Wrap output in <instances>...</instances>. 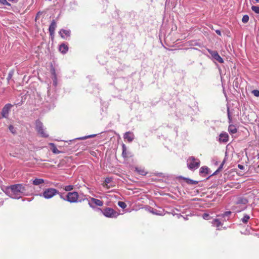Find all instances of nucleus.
Instances as JSON below:
<instances>
[{
	"instance_id": "nucleus-1",
	"label": "nucleus",
	"mask_w": 259,
	"mask_h": 259,
	"mask_svg": "<svg viewBox=\"0 0 259 259\" xmlns=\"http://www.w3.org/2000/svg\"><path fill=\"white\" fill-rule=\"evenodd\" d=\"M3 191L9 196L14 199H19L25 192L24 186L22 184H16L10 187H4Z\"/></svg>"
},
{
	"instance_id": "nucleus-2",
	"label": "nucleus",
	"mask_w": 259,
	"mask_h": 259,
	"mask_svg": "<svg viewBox=\"0 0 259 259\" xmlns=\"http://www.w3.org/2000/svg\"><path fill=\"white\" fill-rule=\"evenodd\" d=\"M200 163V160L194 157H190L187 160L188 167L190 169H197L199 166Z\"/></svg>"
},
{
	"instance_id": "nucleus-3",
	"label": "nucleus",
	"mask_w": 259,
	"mask_h": 259,
	"mask_svg": "<svg viewBox=\"0 0 259 259\" xmlns=\"http://www.w3.org/2000/svg\"><path fill=\"white\" fill-rule=\"evenodd\" d=\"M57 194L59 192L56 189L48 188L44 191L42 195L46 199H50Z\"/></svg>"
},
{
	"instance_id": "nucleus-4",
	"label": "nucleus",
	"mask_w": 259,
	"mask_h": 259,
	"mask_svg": "<svg viewBox=\"0 0 259 259\" xmlns=\"http://www.w3.org/2000/svg\"><path fill=\"white\" fill-rule=\"evenodd\" d=\"M79 197L77 192H68L66 195V200L70 203L77 202Z\"/></svg>"
},
{
	"instance_id": "nucleus-5",
	"label": "nucleus",
	"mask_w": 259,
	"mask_h": 259,
	"mask_svg": "<svg viewBox=\"0 0 259 259\" xmlns=\"http://www.w3.org/2000/svg\"><path fill=\"white\" fill-rule=\"evenodd\" d=\"M103 214L108 218H115L117 217V212L111 208H106L102 210Z\"/></svg>"
},
{
	"instance_id": "nucleus-6",
	"label": "nucleus",
	"mask_w": 259,
	"mask_h": 259,
	"mask_svg": "<svg viewBox=\"0 0 259 259\" xmlns=\"http://www.w3.org/2000/svg\"><path fill=\"white\" fill-rule=\"evenodd\" d=\"M36 130L42 137H48L49 136L43 128L42 123L39 121H37L36 122Z\"/></svg>"
},
{
	"instance_id": "nucleus-7",
	"label": "nucleus",
	"mask_w": 259,
	"mask_h": 259,
	"mask_svg": "<svg viewBox=\"0 0 259 259\" xmlns=\"http://www.w3.org/2000/svg\"><path fill=\"white\" fill-rule=\"evenodd\" d=\"M207 51L211 55L213 59L218 61L219 63H223L224 62L223 58L219 55L216 51H212L210 49H208Z\"/></svg>"
},
{
	"instance_id": "nucleus-8",
	"label": "nucleus",
	"mask_w": 259,
	"mask_h": 259,
	"mask_svg": "<svg viewBox=\"0 0 259 259\" xmlns=\"http://www.w3.org/2000/svg\"><path fill=\"white\" fill-rule=\"evenodd\" d=\"M12 107V105L11 104H7L3 107L2 111V116L3 118H7L9 113L10 111L11 107Z\"/></svg>"
},
{
	"instance_id": "nucleus-9",
	"label": "nucleus",
	"mask_w": 259,
	"mask_h": 259,
	"mask_svg": "<svg viewBox=\"0 0 259 259\" xmlns=\"http://www.w3.org/2000/svg\"><path fill=\"white\" fill-rule=\"evenodd\" d=\"M93 204L97 206H101L103 205V202L99 199L91 198L89 204L90 207H94V206L93 205Z\"/></svg>"
},
{
	"instance_id": "nucleus-10",
	"label": "nucleus",
	"mask_w": 259,
	"mask_h": 259,
	"mask_svg": "<svg viewBox=\"0 0 259 259\" xmlns=\"http://www.w3.org/2000/svg\"><path fill=\"white\" fill-rule=\"evenodd\" d=\"M59 34L62 38L67 39L70 35V31L69 30H65L62 29L59 31Z\"/></svg>"
},
{
	"instance_id": "nucleus-11",
	"label": "nucleus",
	"mask_w": 259,
	"mask_h": 259,
	"mask_svg": "<svg viewBox=\"0 0 259 259\" xmlns=\"http://www.w3.org/2000/svg\"><path fill=\"white\" fill-rule=\"evenodd\" d=\"M56 26H57L56 22L54 20H53L52 21V22L49 26V28L50 33L51 36L54 35Z\"/></svg>"
},
{
	"instance_id": "nucleus-12",
	"label": "nucleus",
	"mask_w": 259,
	"mask_h": 259,
	"mask_svg": "<svg viewBox=\"0 0 259 259\" xmlns=\"http://www.w3.org/2000/svg\"><path fill=\"white\" fill-rule=\"evenodd\" d=\"M123 138L124 139H126L128 142H131L134 139V135L130 132H127L124 134Z\"/></svg>"
},
{
	"instance_id": "nucleus-13",
	"label": "nucleus",
	"mask_w": 259,
	"mask_h": 259,
	"mask_svg": "<svg viewBox=\"0 0 259 259\" xmlns=\"http://www.w3.org/2000/svg\"><path fill=\"white\" fill-rule=\"evenodd\" d=\"M229 136L226 132L221 133L220 135L219 140L220 142L226 143L228 141Z\"/></svg>"
},
{
	"instance_id": "nucleus-14",
	"label": "nucleus",
	"mask_w": 259,
	"mask_h": 259,
	"mask_svg": "<svg viewBox=\"0 0 259 259\" xmlns=\"http://www.w3.org/2000/svg\"><path fill=\"white\" fill-rule=\"evenodd\" d=\"M68 47L64 44H61L59 47V51L63 54H65L68 51Z\"/></svg>"
},
{
	"instance_id": "nucleus-15",
	"label": "nucleus",
	"mask_w": 259,
	"mask_h": 259,
	"mask_svg": "<svg viewBox=\"0 0 259 259\" xmlns=\"http://www.w3.org/2000/svg\"><path fill=\"white\" fill-rule=\"evenodd\" d=\"M228 131L230 134H235L237 132L236 126L233 124L229 125L228 127Z\"/></svg>"
},
{
	"instance_id": "nucleus-16",
	"label": "nucleus",
	"mask_w": 259,
	"mask_h": 259,
	"mask_svg": "<svg viewBox=\"0 0 259 259\" xmlns=\"http://www.w3.org/2000/svg\"><path fill=\"white\" fill-rule=\"evenodd\" d=\"M181 178H182L183 179H184L186 181V182L188 184L196 185L198 183V182L196 181H194V180H191L190 179L186 178H184V177H181Z\"/></svg>"
},
{
	"instance_id": "nucleus-17",
	"label": "nucleus",
	"mask_w": 259,
	"mask_h": 259,
	"mask_svg": "<svg viewBox=\"0 0 259 259\" xmlns=\"http://www.w3.org/2000/svg\"><path fill=\"white\" fill-rule=\"evenodd\" d=\"M44 182V180L42 179H35L33 181V184L34 185H39V184H42Z\"/></svg>"
},
{
	"instance_id": "nucleus-18",
	"label": "nucleus",
	"mask_w": 259,
	"mask_h": 259,
	"mask_svg": "<svg viewBox=\"0 0 259 259\" xmlns=\"http://www.w3.org/2000/svg\"><path fill=\"white\" fill-rule=\"evenodd\" d=\"M50 145L52 147V150L54 153L59 154L60 152L56 147L54 143H50Z\"/></svg>"
},
{
	"instance_id": "nucleus-19",
	"label": "nucleus",
	"mask_w": 259,
	"mask_h": 259,
	"mask_svg": "<svg viewBox=\"0 0 259 259\" xmlns=\"http://www.w3.org/2000/svg\"><path fill=\"white\" fill-rule=\"evenodd\" d=\"M122 155L123 157L126 158L127 157L126 146L124 144H123L122 145Z\"/></svg>"
},
{
	"instance_id": "nucleus-20",
	"label": "nucleus",
	"mask_w": 259,
	"mask_h": 259,
	"mask_svg": "<svg viewBox=\"0 0 259 259\" xmlns=\"http://www.w3.org/2000/svg\"><path fill=\"white\" fill-rule=\"evenodd\" d=\"M250 219V216L248 214H244V217L241 219V221L244 224H246Z\"/></svg>"
},
{
	"instance_id": "nucleus-21",
	"label": "nucleus",
	"mask_w": 259,
	"mask_h": 259,
	"mask_svg": "<svg viewBox=\"0 0 259 259\" xmlns=\"http://www.w3.org/2000/svg\"><path fill=\"white\" fill-rule=\"evenodd\" d=\"M208 168L206 166L201 167L200 169V172L201 174H208Z\"/></svg>"
},
{
	"instance_id": "nucleus-22",
	"label": "nucleus",
	"mask_w": 259,
	"mask_h": 259,
	"mask_svg": "<svg viewBox=\"0 0 259 259\" xmlns=\"http://www.w3.org/2000/svg\"><path fill=\"white\" fill-rule=\"evenodd\" d=\"M212 224L214 226L219 227L221 225V223L218 219H214L212 221Z\"/></svg>"
},
{
	"instance_id": "nucleus-23",
	"label": "nucleus",
	"mask_w": 259,
	"mask_h": 259,
	"mask_svg": "<svg viewBox=\"0 0 259 259\" xmlns=\"http://www.w3.org/2000/svg\"><path fill=\"white\" fill-rule=\"evenodd\" d=\"M231 213L232 212L230 211H226L222 215V217L224 218L225 220H226V218H227V220H228L229 217L230 215L231 214Z\"/></svg>"
},
{
	"instance_id": "nucleus-24",
	"label": "nucleus",
	"mask_w": 259,
	"mask_h": 259,
	"mask_svg": "<svg viewBox=\"0 0 259 259\" xmlns=\"http://www.w3.org/2000/svg\"><path fill=\"white\" fill-rule=\"evenodd\" d=\"M73 189V186L72 185H68L64 187L63 189L66 191H70Z\"/></svg>"
},
{
	"instance_id": "nucleus-25",
	"label": "nucleus",
	"mask_w": 259,
	"mask_h": 259,
	"mask_svg": "<svg viewBox=\"0 0 259 259\" xmlns=\"http://www.w3.org/2000/svg\"><path fill=\"white\" fill-rule=\"evenodd\" d=\"M118 205L122 208H125L126 207V204L123 201H118Z\"/></svg>"
},
{
	"instance_id": "nucleus-26",
	"label": "nucleus",
	"mask_w": 259,
	"mask_h": 259,
	"mask_svg": "<svg viewBox=\"0 0 259 259\" xmlns=\"http://www.w3.org/2000/svg\"><path fill=\"white\" fill-rule=\"evenodd\" d=\"M248 20H249V17L248 15H245L243 16V17L242 18V22H243L244 23H246L248 21Z\"/></svg>"
},
{
	"instance_id": "nucleus-27",
	"label": "nucleus",
	"mask_w": 259,
	"mask_h": 259,
	"mask_svg": "<svg viewBox=\"0 0 259 259\" xmlns=\"http://www.w3.org/2000/svg\"><path fill=\"white\" fill-rule=\"evenodd\" d=\"M251 9L256 14H259V7L257 6H252Z\"/></svg>"
},
{
	"instance_id": "nucleus-28",
	"label": "nucleus",
	"mask_w": 259,
	"mask_h": 259,
	"mask_svg": "<svg viewBox=\"0 0 259 259\" xmlns=\"http://www.w3.org/2000/svg\"><path fill=\"white\" fill-rule=\"evenodd\" d=\"M247 200L246 199H242L238 201V203H237V205H239L240 204H245L247 203Z\"/></svg>"
},
{
	"instance_id": "nucleus-29",
	"label": "nucleus",
	"mask_w": 259,
	"mask_h": 259,
	"mask_svg": "<svg viewBox=\"0 0 259 259\" xmlns=\"http://www.w3.org/2000/svg\"><path fill=\"white\" fill-rule=\"evenodd\" d=\"M251 93L255 97H259V91L257 90H254L252 91Z\"/></svg>"
},
{
	"instance_id": "nucleus-30",
	"label": "nucleus",
	"mask_w": 259,
	"mask_h": 259,
	"mask_svg": "<svg viewBox=\"0 0 259 259\" xmlns=\"http://www.w3.org/2000/svg\"><path fill=\"white\" fill-rule=\"evenodd\" d=\"M9 128L12 133H13V134L16 133V130L15 129L13 125H10L9 127Z\"/></svg>"
},
{
	"instance_id": "nucleus-31",
	"label": "nucleus",
	"mask_w": 259,
	"mask_h": 259,
	"mask_svg": "<svg viewBox=\"0 0 259 259\" xmlns=\"http://www.w3.org/2000/svg\"><path fill=\"white\" fill-rule=\"evenodd\" d=\"M0 3L5 5L10 6V4L7 1V0H0Z\"/></svg>"
},
{
	"instance_id": "nucleus-32",
	"label": "nucleus",
	"mask_w": 259,
	"mask_h": 259,
	"mask_svg": "<svg viewBox=\"0 0 259 259\" xmlns=\"http://www.w3.org/2000/svg\"><path fill=\"white\" fill-rule=\"evenodd\" d=\"M111 182V179L110 178H107L105 179V185H107L108 184L110 183Z\"/></svg>"
},
{
	"instance_id": "nucleus-33",
	"label": "nucleus",
	"mask_w": 259,
	"mask_h": 259,
	"mask_svg": "<svg viewBox=\"0 0 259 259\" xmlns=\"http://www.w3.org/2000/svg\"><path fill=\"white\" fill-rule=\"evenodd\" d=\"M13 73H14L13 71H11L9 73L8 78H7V79L8 80L12 78Z\"/></svg>"
},
{
	"instance_id": "nucleus-34",
	"label": "nucleus",
	"mask_w": 259,
	"mask_h": 259,
	"mask_svg": "<svg viewBox=\"0 0 259 259\" xmlns=\"http://www.w3.org/2000/svg\"><path fill=\"white\" fill-rule=\"evenodd\" d=\"M209 217V215L207 213H204L203 214V218L204 219L208 220Z\"/></svg>"
},
{
	"instance_id": "nucleus-35",
	"label": "nucleus",
	"mask_w": 259,
	"mask_h": 259,
	"mask_svg": "<svg viewBox=\"0 0 259 259\" xmlns=\"http://www.w3.org/2000/svg\"><path fill=\"white\" fill-rule=\"evenodd\" d=\"M225 160L224 159V160H223V161L222 162V164H221V165L220 166V167H219V168H218V171L219 170L221 169V168H222L223 166V165H224V163H225ZM217 172V171H215L213 174H215Z\"/></svg>"
},
{
	"instance_id": "nucleus-36",
	"label": "nucleus",
	"mask_w": 259,
	"mask_h": 259,
	"mask_svg": "<svg viewBox=\"0 0 259 259\" xmlns=\"http://www.w3.org/2000/svg\"><path fill=\"white\" fill-rule=\"evenodd\" d=\"M228 119L229 120V121L230 122L231 120V115H230V112H229V109H228Z\"/></svg>"
},
{
	"instance_id": "nucleus-37",
	"label": "nucleus",
	"mask_w": 259,
	"mask_h": 259,
	"mask_svg": "<svg viewBox=\"0 0 259 259\" xmlns=\"http://www.w3.org/2000/svg\"><path fill=\"white\" fill-rule=\"evenodd\" d=\"M238 167L240 169H243L244 167L243 165H241V164H238Z\"/></svg>"
},
{
	"instance_id": "nucleus-38",
	"label": "nucleus",
	"mask_w": 259,
	"mask_h": 259,
	"mask_svg": "<svg viewBox=\"0 0 259 259\" xmlns=\"http://www.w3.org/2000/svg\"><path fill=\"white\" fill-rule=\"evenodd\" d=\"M245 208H246V207H245V206H244L243 208H241V209H237V210H236L235 211H236V212H240V211H241V210H242L244 209Z\"/></svg>"
},
{
	"instance_id": "nucleus-39",
	"label": "nucleus",
	"mask_w": 259,
	"mask_h": 259,
	"mask_svg": "<svg viewBox=\"0 0 259 259\" xmlns=\"http://www.w3.org/2000/svg\"><path fill=\"white\" fill-rule=\"evenodd\" d=\"M215 32H216V33H217L218 34H219V35H221V31H220V30H217L215 31Z\"/></svg>"
},
{
	"instance_id": "nucleus-40",
	"label": "nucleus",
	"mask_w": 259,
	"mask_h": 259,
	"mask_svg": "<svg viewBox=\"0 0 259 259\" xmlns=\"http://www.w3.org/2000/svg\"><path fill=\"white\" fill-rule=\"evenodd\" d=\"M53 83L55 85H57V82H56V78H55V80H54L53 81Z\"/></svg>"
},
{
	"instance_id": "nucleus-41",
	"label": "nucleus",
	"mask_w": 259,
	"mask_h": 259,
	"mask_svg": "<svg viewBox=\"0 0 259 259\" xmlns=\"http://www.w3.org/2000/svg\"><path fill=\"white\" fill-rule=\"evenodd\" d=\"M60 198L63 199H64V200H65L66 199L64 198V197L62 196V195H60Z\"/></svg>"
},
{
	"instance_id": "nucleus-42",
	"label": "nucleus",
	"mask_w": 259,
	"mask_h": 259,
	"mask_svg": "<svg viewBox=\"0 0 259 259\" xmlns=\"http://www.w3.org/2000/svg\"><path fill=\"white\" fill-rule=\"evenodd\" d=\"M85 139V138H79V139H80V140H83V139Z\"/></svg>"
},
{
	"instance_id": "nucleus-43",
	"label": "nucleus",
	"mask_w": 259,
	"mask_h": 259,
	"mask_svg": "<svg viewBox=\"0 0 259 259\" xmlns=\"http://www.w3.org/2000/svg\"><path fill=\"white\" fill-rule=\"evenodd\" d=\"M154 213H155L156 214H159V213H157V212H153Z\"/></svg>"
},
{
	"instance_id": "nucleus-44",
	"label": "nucleus",
	"mask_w": 259,
	"mask_h": 259,
	"mask_svg": "<svg viewBox=\"0 0 259 259\" xmlns=\"http://www.w3.org/2000/svg\"><path fill=\"white\" fill-rule=\"evenodd\" d=\"M94 137V136L91 135V136H89L88 137L90 138V137Z\"/></svg>"
},
{
	"instance_id": "nucleus-45",
	"label": "nucleus",
	"mask_w": 259,
	"mask_h": 259,
	"mask_svg": "<svg viewBox=\"0 0 259 259\" xmlns=\"http://www.w3.org/2000/svg\"><path fill=\"white\" fill-rule=\"evenodd\" d=\"M256 1L258 2L259 0H255Z\"/></svg>"
}]
</instances>
